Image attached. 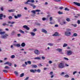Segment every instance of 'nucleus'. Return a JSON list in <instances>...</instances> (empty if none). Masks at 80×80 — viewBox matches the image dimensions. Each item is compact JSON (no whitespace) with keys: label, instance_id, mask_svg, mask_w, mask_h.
I'll use <instances>...</instances> for the list:
<instances>
[{"label":"nucleus","instance_id":"obj_1","mask_svg":"<svg viewBox=\"0 0 80 80\" xmlns=\"http://www.w3.org/2000/svg\"><path fill=\"white\" fill-rule=\"evenodd\" d=\"M58 67L59 68H63L65 67L63 63L61 62L58 64Z\"/></svg>","mask_w":80,"mask_h":80},{"label":"nucleus","instance_id":"obj_2","mask_svg":"<svg viewBox=\"0 0 80 80\" xmlns=\"http://www.w3.org/2000/svg\"><path fill=\"white\" fill-rule=\"evenodd\" d=\"M28 2H31V3H34L35 2V1L34 0H28L26 2H24L25 4H26V5L27 4H29V3Z\"/></svg>","mask_w":80,"mask_h":80},{"label":"nucleus","instance_id":"obj_3","mask_svg":"<svg viewBox=\"0 0 80 80\" xmlns=\"http://www.w3.org/2000/svg\"><path fill=\"white\" fill-rule=\"evenodd\" d=\"M72 53H73V52L71 50H68L67 51V55L68 56H70Z\"/></svg>","mask_w":80,"mask_h":80},{"label":"nucleus","instance_id":"obj_4","mask_svg":"<svg viewBox=\"0 0 80 80\" xmlns=\"http://www.w3.org/2000/svg\"><path fill=\"white\" fill-rule=\"evenodd\" d=\"M65 35L68 37H69L71 35V32L66 31L65 33Z\"/></svg>","mask_w":80,"mask_h":80},{"label":"nucleus","instance_id":"obj_5","mask_svg":"<svg viewBox=\"0 0 80 80\" xmlns=\"http://www.w3.org/2000/svg\"><path fill=\"white\" fill-rule=\"evenodd\" d=\"M8 36V34H6L5 35L2 36L1 37V38H3L5 39V38H7V37Z\"/></svg>","mask_w":80,"mask_h":80},{"label":"nucleus","instance_id":"obj_6","mask_svg":"<svg viewBox=\"0 0 80 80\" xmlns=\"http://www.w3.org/2000/svg\"><path fill=\"white\" fill-rule=\"evenodd\" d=\"M3 17V18H6V16L5 15H3V14H0V20H2L3 19V18H2V17Z\"/></svg>","mask_w":80,"mask_h":80},{"label":"nucleus","instance_id":"obj_7","mask_svg":"<svg viewBox=\"0 0 80 80\" xmlns=\"http://www.w3.org/2000/svg\"><path fill=\"white\" fill-rule=\"evenodd\" d=\"M52 36L56 37L57 36H60V35L58 33V32H56L54 34L52 35Z\"/></svg>","mask_w":80,"mask_h":80},{"label":"nucleus","instance_id":"obj_8","mask_svg":"<svg viewBox=\"0 0 80 80\" xmlns=\"http://www.w3.org/2000/svg\"><path fill=\"white\" fill-rule=\"evenodd\" d=\"M3 30L2 29H0V35H3V34H5V32L3 31L2 32Z\"/></svg>","mask_w":80,"mask_h":80},{"label":"nucleus","instance_id":"obj_9","mask_svg":"<svg viewBox=\"0 0 80 80\" xmlns=\"http://www.w3.org/2000/svg\"><path fill=\"white\" fill-rule=\"evenodd\" d=\"M34 53L37 55H39L40 54V52L37 49H36L34 51Z\"/></svg>","mask_w":80,"mask_h":80},{"label":"nucleus","instance_id":"obj_10","mask_svg":"<svg viewBox=\"0 0 80 80\" xmlns=\"http://www.w3.org/2000/svg\"><path fill=\"white\" fill-rule=\"evenodd\" d=\"M23 28H25L28 30H30V28H28V26H27L24 25L23 26Z\"/></svg>","mask_w":80,"mask_h":80},{"label":"nucleus","instance_id":"obj_11","mask_svg":"<svg viewBox=\"0 0 80 80\" xmlns=\"http://www.w3.org/2000/svg\"><path fill=\"white\" fill-rule=\"evenodd\" d=\"M30 72H32V73H35L36 72H37V70L36 69H31L30 70Z\"/></svg>","mask_w":80,"mask_h":80},{"label":"nucleus","instance_id":"obj_12","mask_svg":"<svg viewBox=\"0 0 80 80\" xmlns=\"http://www.w3.org/2000/svg\"><path fill=\"white\" fill-rule=\"evenodd\" d=\"M42 32L45 33H47V31L45 29H42Z\"/></svg>","mask_w":80,"mask_h":80},{"label":"nucleus","instance_id":"obj_13","mask_svg":"<svg viewBox=\"0 0 80 80\" xmlns=\"http://www.w3.org/2000/svg\"><path fill=\"white\" fill-rule=\"evenodd\" d=\"M73 3L75 5H77V6H78V7H80V3L78 2H73Z\"/></svg>","mask_w":80,"mask_h":80},{"label":"nucleus","instance_id":"obj_14","mask_svg":"<svg viewBox=\"0 0 80 80\" xmlns=\"http://www.w3.org/2000/svg\"><path fill=\"white\" fill-rule=\"evenodd\" d=\"M66 23H67V22H66L65 21H63L61 22V24L62 25H65Z\"/></svg>","mask_w":80,"mask_h":80},{"label":"nucleus","instance_id":"obj_15","mask_svg":"<svg viewBox=\"0 0 80 80\" xmlns=\"http://www.w3.org/2000/svg\"><path fill=\"white\" fill-rule=\"evenodd\" d=\"M41 59V58L40 57H36L34 58V60H40Z\"/></svg>","mask_w":80,"mask_h":80},{"label":"nucleus","instance_id":"obj_16","mask_svg":"<svg viewBox=\"0 0 80 80\" xmlns=\"http://www.w3.org/2000/svg\"><path fill=\"white\" fill-rule=\"evenodd\" d=\"M4 65H6V64H7L8 65H9V66H10V63H9V62H6L5 63H4Z\"/></svg>","mask_w":80,"mask_h":80},{"label":"nucleus","instance_id":"obj_17","mask_svg":"<svg viewBox=\"0 0 80 80\" xmlns=\"http://www.w3.org/2000/svg\"><path fill=\"white\" fill-rule=\"evenodd\" d=\"M14 45L15 47H20V44H14Z\"/></svg>","mask_w":80,"mask_h":80},{"label":"nucleus","instance_id":"obj_18","mask_svg":"<svg viewBox=\"0 0 80 80\" xmlns=\"http://www.w3.org/2000/svg\"><path fill=\"white\" fill-rule=\"evenodd\" d=\"M21 46L22 47H24L25 46V43L24 42H22L21 45Z\"/></svg>","mask_w":80,"mask_h":80},{"label":"nucleus","instance_id":"obj_19","mask_svg":"<svg viewBox=\"0 0 80 80\" xmlns=\"http://www.w3.org/2000/svg\"><path fill=\"white\" fill-rule=\"evenodd\" d=\"M19 31L20 32V33H22V34H24L25 33V32H24V31L20 29Z\"/></svg>","mask_w":80,"mask_h":80},{"label":"nucleus","instance_id":"obj_20","mask_svg":"<svg viewBox=\"0 0 80 80\" xmlns=\"http://www.w3.org/2000/svg\"><path fill=\"white\" fill-rule=\"evenodd\" d=\"M48 45H49V46H50L51 47H52L53 46L54 44L53 43H48Z\"/></svg>","mask_w":80,"mask_h":80},{"label":"nucleus","instance_id":"obj_21","mask_svg":"<svg viewBox=\"0 0 80 80\" xmlns=\"http://www.w3.org/2000/svg\"><path fill=\"white\" fill-rule=\"evenodd\" d=\"M57 51L59 52H61L62 51V49H61L58 48L57 49Z\"/></svg>","mask_w":80,"mask_h":80},{"label":"nucleus","instance_id":"obj_22","mask_svg":"<svg viewBox=\"0 0 80 80\" xmlns=\"http://www.w3.org/2000/svg\"><path fill=\"white\" fill-rule=\"evenodd\" d=\"M30 33L32 36H34V35H35V34L33 32H30Z\"/></svg>","mask_w":80,"mask_h":80},{"label":"nucleus","instance_id":"obj_23","mask_svg":"<svg viewBox=\"0 0 80 80\" xmlns=\"http://www.w3.org/2000/svg\"><path fill=\"white\" fill-rule=\"evenodd\" d=\"M2 25L3 26H5V25H7V26H9V25H8V24H7L6 23H3L2 24Z\"/></svg>","mask_w":80,"mask_h":80},{"label":"nucleus","instance_id":"obj_24","mask_svg":"<svg viewBox=\"0 0 80 80\" xmlns=\"http://www.w3.org/2000/svg\"><path fill=\"white\" fill-rule=\"evenodd\" d=\"M68 45L66 43H64L63 45V47H66Z\"/></svg>","mask_w":80,"mask_h":80},{"label":"nucleus","instance_id":"obj_25","mask_svg":"<svg viewBox=\"0 0 80 80\" xmlns=\"http://www.w3.org/2000/svg\"><path fill=\"white\" fill-rule=\"evenodd\" d=\"M2 72H3L4 73H7V72H8V71H7V70H3Z\"/></svg>","mask_w":80,"mask_h":80},{"label":"nucleus","instance_id":"obj_26","mask_svg":"<svg viewBox=\"0 0 80 80\" xmlns=\"http://www.w3.org/2000/svg\"><path fill=\"white\" fill-rule=\"evenodd\" d=\"M58 13L59 14V15H62V14H63V12H61L60 11H58Z\"/></svg>","mask_w":80,"mask_h":80},{"label":"nucleus","instance_id":"obj_27","mask_svg":"<svg viewBox=\"0 0 80 80\" xmlns=\"http://www.w3.org/2000/svg\"><path fill=\"white\" fill-rule=\"evenodd\" d=\"M9 68H10L7 66H6L4 67V69H9Z\"/></svg>","mask_w":80,"mask_h":80},{"label":"nucleus","instance_id":"obj_28","mask_svg":"<svg viewBox=\"0 0 80 80\" xmlns=\"http://www.w3.org/2000/svg\"><path fill=\"white\" fill-rule=\"evenodd\" d=\"M64 77L65 78H69V76L68 74H66L65 76H64Z\"/></svg>","mask_w":80,"mask_h":80},{"label":"nucleus","instance_id":"obj_29","mask_svg":"<svg viewBox=\"0 0 80 80\" xmlns=\"http://www.w3.org/2000/svg\"><path fill=\"white\" fill-rule=\"evenodd\" d=\"M14 73L15 74V75L17 76H18V72H16V71H15L14 72Z\"/></svg>","mask_w":80,"mask_h":80},{"label":"nucleus","instance_id":"obj_30","mask_svg":"<svg viewBox=\"0 0 80 80\" xmlns=\"http://www.w3.org/2000/svg\"><path fill=\"white\" fill-rule=\"evenodd\" d=\"M24 76V74L23 73H22V74H21L20 75V77H23Z\"/></svg>","mask_w":80,"mask_h":80},{"label":"nucleus","instance_id":"obj_31","mask_svg":"<svg viewBox=\"0 0 80 80\" xmlns=\"http://www.w3.org/2000/svg\"><path fill=\"white\" fill-rule=\"evenodd\" d=\"M37 72L38 73H40L41 70H40V69H38L37 70Z\"/></svg>","mask_w":80,"mask_h":80},{"label":"nucleus","instance_id":"obj_32","mask_svg":"<svg viewBox=\"0 0 80 80\" xmlns=\"http://www.w3.org/2000/svg\"><path fill=\"white\" fill-rule=\"evenodd\" d=\"M29 4V5L30 6H31V7H33V6L34 5V4H33L32 3H29V4Z\"/></svg>","mask_w":80,"mask_h":80},{"label":"nucleus","instance_id":"obj_33","mask_svg":"<svg viewBox=\"0 0 80 80\" xmlns=\"http://www.w3.org/2000/svg\"><path fill=\"white\" fill-rule=\"evenodd\" d=\"M15 11V9H11L10 10V12H14Z\"/></svg>","mask_w":80,"mask_h":80},{"label":"nucleus","instance_id":"obj_34","mask_svg":"<svg viewBox=\"0 0 80 80\" xmlns=\"http://www.w3.org/2000/svg\"><path fill=\"white\" fill-rule=\"evenodd\" d=\"M15 57V55H12L11 56V58H14Z\"/></svg>","mask_w":80,"mask_h":80},{"label":"nucleus","instance_id":"obj_35","mask_svg":"<svg viewBox=\"0 0 80 80\" xmlns=\"http://www.w3.org/2000/svg\"><path fill=\"white\" fill-rule=\"evenodd\" d=\"M35 10H33L31 11L32 13H34V14H35L36 13H35Z\"/></svg>","mask_w":80,"mask_h":80},{"label":"nucleus","instance_id":"obj_36","mask_svg":"<svg viewBox=\"0 0 80 80\" xmlns=\"http://www.w3.org/2000/svg\"><path fill=\"white\" fill-rule=\"evenodd\" d=\"M66 31H67V32H70V31H71V29L67 28L66 29Z\"/></svg>","mask_w":80,"mask_h":80},{"label":"nucleus","instance_id":"obj_37","mask_svg":"<svg viewBox=\"0 0 80 80\" xmlns=\"http://www.w3.org/2000/svg\"><path fill=\"white\" fill-rule=\"evenodd\" d=\"M17 16H18V18L19 17H20L22 16V15L21 14H18L17 15Z\"/></svg>","mask_w":80,"mask_h":80},{"label":"nucleus","instance_id":"obj_38","mask_svg":"<svg viewBox=\"0 0 80 80\" xmlns=\"http://www.w3.org/2000/svg\"><path fill=\"white\" fill-rule=\"evenodd\" d=\"M36 25H38V26H40V24L38 22L36 23Z\"/></svg>","mask_w":80,"mask_h":80},{"label":"nucleus","instance_id":"obj_39","mask_svg":"<svg viewBox=\"0 0 80 80\" xmlns=\"http://www.w3.org/2000/svg\"><path fill=\"white\" fill-rule=\"evenodd\" d=\"M77 34L76 33H74L73 34V36L74 37H77Z\"/></svg>","mask_w":80,"mask_h":80},{"label":"nucleus","instance_id":"obj_40","mask_svg":"<svg viewBox=\"0 0 80 80\" xmlns=\"http://www.w3.org/2000/svg\"><path fill=\"white\" fill-rule=\"evenodd\" d=\"M32 67H34V68H37V66H36V65H34L32 66Z\"/></svg>","mask_w":80,"mask_h":80},{"label":"nucleus","instance_id":"obj_41","mask_svg":"<svg viewBox=\"0 0 80 80\" xmlns=\"http://www.w3.org/2000/svg\"><path fill=\"white\" fill-rule=\"evenodd\" d=\"M15 31H13L11 33V35H14V34H15Z\"/></svg>","mask_w":80,"mask_h":80},{"label":"nucleus","instance_id":"obj_42","mask_svg":"<svg viewBox=\"0 0 80 80\" xmlns=\"http://www.w3.org/2000/svg\"><path fill=\"white\" fill-rule=\"evenodd\" d=\"M64 10L65 11L67 10L68 11H69V9H68V8H65Z\"/></svg>","mask_w":80,"mask_h":80},{"label":"nucleus","instance_id":"obj_43","mask_svg":"<svg viewBox=\"0 0 80 80\" xmlns=\"http://www.w3.org/2000/svg\"><path fill=\"white\" fill-rule=\"evenodd\" d=\"M55 2H59L61 1V0H54Z\"/></svg>","mask_w":80,"mask_h":80},{"label":"nucleus","instance_id":"obj_44","mask_svg":"<svg viewBox=\"0 0 80 80\" xmlns=\"http://www.w3.org/2000/svg\"><path fill=\"white\" fill-rule=\"evenodd\" d=\"M64 74H65V72H62L61 73V75L62 76H63V75H64Z\"/></svg>","mask_w":80,"mask_h":80},{"label":"nucleus","instance_id":"obj_45","mask_svg":"<svg viewBox=\"0 0 80 80\" xmlns=\"http://www.w3.org/2000/svg\"><path fill=\"white\" fill-rule=\"evenodd\" d=\"M27 63L28 64H30V65L31 64V62L30 61H28L27 62Z\"/></svg>","mask_w":80,"mask_h":80},{"label":"nucleus","instance_id":"obj_46","mask_svg":"<svg viewBox=\"0 0 80 80\" xmlns=\"http://www.w3.org/2000/svg\"><path fill=\"white\" fill-rule=\"evenodd\" d=\"M48 63H49V64H51L52 63V61H49L48 62Z\"/></svg>","mask_w":80,"mask_h":80},{"label":"nucleus","instance_id":"obj_47","mask_svg":"<svg viewBox=\"0 0 80 80\" xmlns=\"http://www.w3.org/2000/svg\"><path fill=\"white\" fill-rule=\"evenodd\" d=\"M42 20L43 21H45V20H46V18H42Z\"/></svg>","mask_w":80,"mask_h":80},{"label":"nucleus","instance_id":"obj_48","mask_svg":"<svg viewBox=\"0 0 80 80\" xmlns=\"http://www.w3.org/2000/svg\"><path fill=\"white\" fill-rule=\"evenodd\" d=\"M66 20H67V22H70V19H69V18H67L66 19Z\"/></svg>","mask_w":80,"mask_h":80},{"label":"nucleus","instance_id":"obj_49","mask_svg":"<svg viewBox=\"0 0 80 80\" xmlns=\"http://www.w3.org/2000/svg\"><path fill=\"white\" fill-rule=\"evenodd\" d=\"M50 21H52V17H50L49 18Z\"/></svg>","mask_w":80,"mask_h":80},{"label":"nucleus","instance_id":"obj_50","mask_svg":"<svg viewBox=\"0 0 80 80\" xmlns=\"http://www.w3.org/2000/svg\"><path fill=\"white\" fill-rule=\"evenodd\" d=\"M35 11L37 12H40L41 11L40 10H35Z\"/></svg>","mask_w":80,"mask_h":80},{"label":"nucleus","instance_id":"obj_51","mask_svg":"<svg viewBox=\"0 0 80 80\" xmlns=\"http://www.w3.org/2000/svg\"><path fill=\"white\" fill-rule=\"evenodd\" d=\"M64 60H68V58H64Z\"/></svg>","mask_w":80,"mask_h":80},{"label":"nucleus","instance_id":"obj_52","mask_svg":"<svg viewBox=\"0 0 80 80\" xmlns=\"http://www.w3.org/2000/svg\"><path fill=\"white\" fill-rule=\"evenodd\" d=\"M15 22H10L11 24H14Z\"/></svg>","mask_w":80,"mask_h":80},{"label":"nucleus","instance_id":"obj_53","mask_svg":"<svg viewBox=\"0 0 80 80\" xmlns=\"http://www.w3.org/2000/svg\"><path fill=\"white\" fill-rule=\"evenodd\" d=\"M39 67H42V65L41 63L39 64H38Z\"/></svg>","mask_w":80,"mask_h":80},{"label":"nucleus","instance_id":"obj_54","mask_svg":"<svg viewBox=\"0 0 80 80\" xmlns=\"http://www.w3.org/2000/svg\"><path fill=\"white\" fill-rule=\"evenodd\" d=\"M42 58L43 60H45V57H42Z\"/></svg>","mask_w":80,"mask_h":80},{"label":"nucleus","instance_id":"obj_55","mask_svg":"<svg viewBox=\"0 0 80 80\" xmlns=\"http://www.w3.org/2000/svg\"><path fill=\"white\" fill-rule=\"evenodd\" d=\"M1 11H3V7L1 8Z\"/></svg>","mask_w":80,"mask_h":80},{"label":"nucleus","instance_id":"obj_56","mask_svg":"<svg viewBox=\"0 0 80 80\" xmlns=\"http://www.w3.org/2000/svg\"><path fill=\"white\" fill-rule=\"evenodd\" d=\"M22 67H26V65L25 64H22Z\"/></svg>","mask_w":80,"mask_h":80},{"label":"nucleus","instance_id":"obj_57","mask_svg":"<svg viewBox=\"0 0 80 80\" xmlns=\"http://www.w3.org/2000/svg\"><path fill=\"white\" fill-rule=\"evenodd\" d=\"M63 7H60L59 8V9L60 10H62L63 9Z\"/></svg>","mask_w":80,"mask_h":80},{"label":"nucleus","instance_id":"obj_58","mask_svg":"<svg viewBox=\"0 0 80 80\" xmlns=\"http://www.w3.org/2000/svg\"><path fill=\"white\" fill-rule=\"evenodd\" d=\"M15 18H18V16H14Z\"/></svg>","mask_w":80,"mask_h":80},{"label":"nucleus","instance_id":"obj_59","mask_svg":"<svg viewBox=\"0 0 80 80\" xmlns=\"http://www.w3.org/2000/svg\"><path fill=\"white\" fill-rule=\"evenodd\" d=\"M77 73V71H75L74 72H73V75H75V73Z\"/></svg>","mask_w":80,"mask_h":80},{"label":"nucleus","instance_id":"obj_60","mask_svg":"<svg viewBox=\"0 0 80 80\" xmlns=\"http://www.w3.org/2000/svg\"><path fill=\"white\" fill-rule=\"evenodd\" d=\"M78 24H80V21L79 20H78Z\"/></svg>","mask_w":80,"mask_h":80},{"label":"nucleus","instance_id":"obj_61","mask_svg":"<svg viewBox=\"0 0 80 80\" xmlns=\"http://www.w3.org/2000/svg\"><path fill=\"white\" fill-rule=\"evenodd\" d=\"M18 37H20V36H21V34H18Z\"/></svg>","mask_w":80,"mask_h":80},{"label":"nucleus","instance_id":"obj_62","mask_svg":"<svg viewBox=\"0 0 80 80\" xmlns=\"http://www.w3.org/2000/svg\"><path fill=\"white\" fill-rule=\"evenodd\" d=\"M73 26H74V27H77V24H74L73 25Z\"/></svg>","mask_w":80,"mask_h":80},{"label":"nucleus","instance_id":"obj_63","mask_svg":"<svg viewBox=\"0 0 80 80\" xmlns=\"http://www.w3.org/2000/svg\"><path fill=\"white\" fill-rule=\"evenodd\" d=\"M33 31H34V32H35L36 31H37V29H33Z\"/></svg>","mask_w":80,"mask_h":80},{"label":"nucleus","instance_id":"obj_64","mask_svg":"<svg viewBox=\"0 0 80 80\" xmlns=\"http://www.w3.org/2000/svg\"><path fill=\"white\" fill-rule=\"evenodd\" d=\"M32 7H33V8H35L36 7V6H35L34 5Z\"/></svg>","mask_w":80,"mask_h":80}]
</instances>
